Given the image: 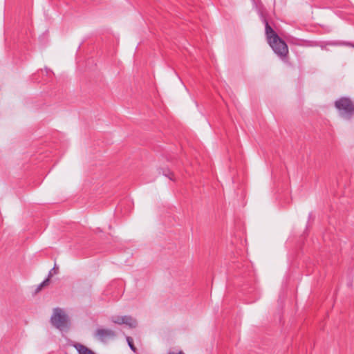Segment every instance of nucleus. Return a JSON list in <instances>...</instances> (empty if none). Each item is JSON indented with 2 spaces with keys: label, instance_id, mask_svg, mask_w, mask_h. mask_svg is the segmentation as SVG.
<instances>
[{
  "label": "nucleus",
  "instance_id": "obj_4",
  "mask_svg": "<svg viewBox=\"0 0 354 354\" xmlns=\"http://www.w3.org/2000/svg\"><path fill=\"white\" fill-rule=\"evenodd\" d=\"M116 333L114 330L109 328H98L95 330L94 337L102 342L114 339Z\"/></svg>",
  "mask_w": 354,
  "mask_h": 354
},
{
  "label": "nucleus",
  "instance_id": "obj_12",
  "mask_svg": "<svg viewBox=\"0 0 354 354\" xmlns=\"http://www.w3.org/2000/svg\"><path fill=\"white\" fill-rule=\"evenodd\" d=\"M164 175L167 176L170 180H175L174 178H173L174 177L173 173L169 171L168 174H165Z\"/></svg>",
  "mask_w": 354,
  "mask_h": 354
},
{
  "label": "nucleus",
  "instance_id": "obj_8",
  "mask_svg": "<svg viewBox=\"0 0 354 354\" xmlns=\"http://www.w3.org/2000/svg\"><path fill=\"white\" fill-rule=\"evenodd\" d=\"M124 316H115L111 317V322L117 324H124Z\"/></svg>",
  "mask_w": 354,
  "mask_h": 354
},
{
  "label": "nucleus",
  "instance_id": "obj_9",
  "mask_svg": "<svg viewBox=\"0 0 354 354\" xmlns=\"http://www.w3.org/2000/svg\"><path fill=\"white\" fill-rule=\"evenodd\" d=\"M126 339H127V344H128L129 348H131V350L133 353H137V348H136V347L133 344V340L132 337H131L129 336H127L126 337Z\"/></svg>",
  "mask_w": 354,
  "mask_h": 354
},
{
  "label": "nucleus",
  "instance_id": "obj_2",
  "mask_svg": "<svg viewBox=\"0 0 354 354\" xmlns=\"http://www.w3.org/2000/svg\"><path fill=\"white\" fill-rule=\"evenodd\" d=\"M335 106L339 115L346 119H351L354 114V103L348 97H342L337 100L335 102Z\"/></svg>",
  "mask_w": 354,
  "mask_h": 354
},
{
  "label": "nucleus",
  "instance_id": "obj_13",
  "mask_svg": "<svg viewBox=\"0 0 354 354\" xmlns=\"http://www.w3.org/2000/svg\"><path fill=\"white\" fill-rule=\"evenodd\" d=\"M342 44L346 45V46H351V47L354 48V44H352V43H350V42H344Z\"/></svg>",
  "mask_w": 354,
  "mask_h": 354
},
{
  "label": "nucleus",
  "instance_id": "obj_10",
  "mask_svg": "<svg viewBox=\"0 0 354 354\" xmlns=\"http://www.w3.org/2000/svg\"><path fill=\"white\" fill-rule=\"evenodd\" d=\"M50 279L48 278H46L45 280H44L36 288L35 291L36 292H39L43 287L47 286L49 283Z\"/></svg>",
  "mask_w": 354,
  "mask_h": 354
},
{
  "label": "nucleus",
  "instance_id": "obj_11",
  "mask_svg": "<svg viewBox=\"0 0 354 354\" xmlns=\"http://www.w3.org/2000/svg\"><path fill=\"white\" fill-rule=\"evenodd\" d=\"M57 272H58V268H57L56 266H55L54 268L50 270L47 278H48L50 279L53 277V274H57Z\"/></svg>",
  "mask_w": 354,
  "mask_h": 354
},
{
  "label": "nucleus",
  "instance_id": "obj_14",
  "mask_svg": "<svg viewBox=\"0 0 354 354\" xmlns=\"http://www.w3.org/2000/svg\"><path fill=\"white\" fill-rule=\"evenodd\" d=\"M167 354H185L183 351H179L178 353L174 352H169Z\"/></svg>",
  "mask_w": 354,
  "mask_h": 354
},
{
  "label": "nucleus",
  "instance_id": "obj_3",
  "mask_svg": "<svg viewBox=\"0 0 354 354\" xmlns=\"http://www.w3.org/2000/svg\"><path fill=\"white\" fill-rule=\"evenodd\" d=\"M50 322L53 326L60 330L68 328L70 324L67 315L64 310L59 308L54 309L53 314L50 318Z\"/></svg>",
  "mask_w": 354,
  "mask_h": 354
},
{
  "label": "nucleus",
  "instance_id": "obj_6",
  "mask_svg": "<svg viewBox=\"0 0 354 354\" xmlns=\"http://www.w3.org/2000/svg\"><path fill=\"white\" fill-rule=\"evenodd\" d=\"M124 321V324L127 325L131 328H136L137 326L136 320L131 317V316L125 315Z\"/></svg>",
  "mask_w": 354,
  "mask_h": 354
},
{
  "label": "nucleus",
  "instance_id": "obj_5",
  "mask_svg": "<svg viewBox=\"0 0 354 354\" xmlns=\"http://www.w3.org/2000/svg\"><path fill=\"white\" fill-rule=\"evenodd\" d=\"M74 348L77 351L79 354H95L90 348L80 343L74 344Z\"/></svg>",
  "mask_w": 354,
  "mask_h": 354
},
{
  "label": "nucleus",
  "instance_id": "obj_7",
  "mask_svg": "<svg viewBox=\"0 0 354 354\" xmlns=\"http://www.w3.org/2000/svg\"><path fill=\"white\" fill-rule=\"evenodd\" d=\"M124 321V324L127 325L131 328H136L137 326L136 320L131 317V316L125 315Z\"/></svg>",
  "mask_w": 354,
  "mask_h": 354
},
{
  "label": "nucleus",
  "instance_id": "obj_1",
  "mask_svg": "<svg viewBox=\"0 0 354 354\" xmlns=\"http://www.w3.org/2000/svg\"><path fill=\"white\" fill-rule=\"evenodd\" d=\"M264 23L265 32L268 44L278 57L282 59H286L289 52L286 43L279 37L266 19H264Z\"/></svg>",
  "mask_w": 354,
  "mask_h": 354
}]
</instances>
